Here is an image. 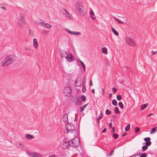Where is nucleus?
I'll list each match as a JSON object with an SVG mask.
<instances>
[{
  "label": "nucleus",
  "mask_w": 157,
  "mask_h": 157,
  "mask_svg": "<svg viewBox=\"0 0 157 157\" xmlns=\"http://www.w3.org/2000/svg\"><path fill=\"white\" fill-rule=\"evenodd\" d=\"M102 94L103 95L104 93V90L102 88Z\"/></svg>",
  "instance_id": "57"
},
{
  "label": "nucleus",
  "mask_w": 157,
  "mask_h": 157,
  "mask_svg": "<svg viewBox=\"0 0 157 157\" xmlns=\"http://www.w3.org/2000/svg\"><path fill=\"white\" fill-rule=\"evenodd\" d=\"M117 99L118 100L120 101L121 100V97L120 95H118L117 96Z\"/></svg>",
  "instance_id": "39"
},
{
  "label": "nucleus",
  "mask_w": 157,
  "mask_h": 157,
  "mask_svg": "<svg viewBox=\"0 0 157 157\" xmlns=\"http://www.w3.org/2000/svg\"><path fill=\"white\" fill-rule=\"evenodd\" d=\"M130 125L129 124L127 125V126L125 127V131H128L130 128Z\"/></svg>",
  "instance_id": "33"
},
{
  "label": "nucleus",
  "mask_w": 157,
  "mask_h": 157,
  "mask_svg": "<svg viewBox=\"0 0 157 157\" xmlns=\"http://www.w3.org/2000/svg\"><path fill=\"white\" fill-rule=\"evenodd\" d=\"M102 117V114L101 112L98 117L97 118V120L98 121L100 120V119H101Z\"/></svg>",
  "instance_id": "31"
},
{
  "label": "nucleus",
  "mask_w": 157,
  "mask_h": 157,
  "mask_svg": "<svg viewBox=\"0 0 157 157\" xmlns=\"http://www.w3.org/2000/svg\"><path fill=\"white\" fill-rule=\"evenodd\" d=\"M140 130V128L138 127H136L135 128V132L136 133L138 132Z\"/></svg>",
  "instance_id": "36"
},
{
  "label": "nucleus",
  "mask_w": 157,
  "mask_h": 157,
  "mask_svg": "<svg viewBox=\"0 0 157 157\" xmlns=\"http://www.w3.org/2000/svg\"><path fill=\"white\" fill-rule=\"evenodd\" d=\"M79 142L78 138L73 139L71 141V145L73 147H75L79 144Z\"/></svg>",
  "instance_id": "8"
},
{
  "label": "nucleus",
  "mask_w": 157,
  "mask_h": 157,
  "mask_svg": "<svg viewBox=\"0 0 157 157\" xmlns=\"http://www.w3.org/2000/svg\"><path fill=\"white\" fill-rule=\"evenodd\" d=\"M115 19L116 20V21H117L118 23H121V24L124 23V22L119 20V19H118L117 18H115Z\"/></svg>",
  "instance_id": "34"
},
{
  "label": "nucleus",
  "mask_w": 157,
  "mask_h": 157,
  "mask_svg": "<svg viewBox=\"0 0 157 157\" xmlns=\"http://www.w3.org/2000/svg\"><path fill=\"white\" fill-rule=\"evenodd\" d=\"M41 26L48 29H50L52 27V26L51 25L44 22L41 23Z\"/></svg>",
  "instance_id": "13"
},
{
  "label": "nucleus",
  "mask_w": 157,
  "mask_h": 157,
  "mask_svg": "<svg viewBox=\"0 0 157 157\" xmlns=\"http://www.w3.org/2000/svg\"><path fill=\"white\" fill-rule=\"evenodd\" d=\"M112 95V94L111 93H110L109 94V98H110Z\"/></svg>",
  "instance_id": "56"
},
{
  "label": "nucleus",
  "mask_w": 157,
  "mask_h": 157,
  "mask_svg": "<svg viewBox=\"0 0 157 157\" xmlns=\"http://www.w3.org/2000/svg\"><path fill=\"white\" fill-rule=\"evenodd\" d=\"M75 86L77 87H80L81 85V83L79 82L76 81L75 82Z\"/></svg>",
  "instance_id": "23"
},
{
  "label": "nucleus",
  "mask_w": 157,
  "mask_h": 157,
  "mask_svg": "<svg viewBox=\"0 0 157 157\" xmlns=\"http://www.w3.org/2000/svg\"><path fill=\"white\" fill-rule=\"evenodd\" d=\"M144 140L146 142H148V140H151V139L149 137H147V138H144Z\"/></svg>",
  "instance_id": "43"
},
{
  "label": "nucleus",
  "mask_w": 157,
  "mask_h": 157,
  "mask_svg": "<svg viewBox=\"0 0 157 157\" xmlns=\"http://www.w3.org/2000/svg\"><path fill=\"white\" fill-rule=\"evenodd\" d=\"M112 104L113 105H114L115 106H116L117 105V102L114 99L112 101Z\"/></svg>",
  "instance_id": "29"
},
{
  "label": "nucleus",
  "mask_w": 157,
  "mask_h": 157,
  "mask_svg": "<svg viewBox=\"0 0 157 157\" xmlns=\"http://www.w3.org/2000/svg\"><path fill=\"white\" fill-rule=\"evenodd\" d=\"M112 31L113 33L116 36H118L119 34L118 32L116 31L113 28H111Z\"/></svg>",
  "instance_id": "22"
},
{
  "label": "nucleus",
  "mask_w": 157,
  "mask_h": 157,
  "mask_svg": "<svg viewBox=\"0 0 157 157\" xmlns=\"http://www.w3.org/2000/svg\"><path fill=\"white\" fill-rule=\"evenodd\" d=\"M151 54L152 56H154L157 54V51H152L151 52Z\"/></svg>",
  "instance_id": "41"
},
{
  "label": "nucleus",
  "mask_w": 157,
  "mask_h": 157,
  "mask_svg": "<svg viewBox=\"0 0 157 157\" xmlns=\"http://www.w3.org/2000/svg\"><path fill=\"white\" fill-rule=\"evenodd\" d=\"M63 121L65 123L68 122V115L67 114H64L63 116Z\"/></svg>",
  "instance_id": "16"
},
{
  "label": "nucleus",
  "mask_w": 157,
  "mask_h": 157,
  "mask_svg": "<svg viewBox=\"0 0 157 157\" xmlns=\"http://www.w3.org/2000/svg\"><path fill=\"white\" fill-rule=\"evenodd\" d=\"M109 126L110 128H111L112 126V124L111 123H110L109 124Z\"/></svg>",
  "instance_id": "48"
},
{
  "label": "nucleus",
  "mask_w": 157,
  "mask_h": 157,
  "mask_svg": "<svg viewBox=\"0 0 157 157\" xmlns=\"http://www.w3.org/2000/svg\"><path fill=\"white\" fill-rule=\"evenodd\" d=\"M26 153L28 155L33 157H35L36 154V153L35 152H31L30 151H27Z\"/></svg>",
  "instance_id": "19"
},
{
  "label": "nucleus",
  "mask_w": 157,
  "mask_h": 157,
  "mask_svg": "<svg viewBox=\"0 0 157 157\" xmlns=\"http://www.w3.org/2000/svg\"><path fill=\"white\" fill-rule=\"evenodd\" d=\"M147 156V154L145 153H143L140 155V157H146Z\"/></svg>",
  "instance_id": "38"
},
{
  "label": "nucleus",
  "mask_w": 157,
  "mask_h": 157,
  "mask_svg": "<svg viewBox=\"0 0 157 157\" xmlns=\"http://www.w3.org/2000/svg\"><path fill=\"white\" fill-rule=\"evenodd\" d=\"M16 146L18 148H20L21 149H23L24 145L19 142H16Z\"/></svg>",
  "instance_id": "15"
},
{
  "label": "nucleus",
  "mask_w": 157,
  "mask_h": 157,
  "mask_svg": "<svg viewBox=\"0 0 157 157\" xmlns=\"http://www.w3.org/2000/svg\"><path fill=\"white\" fill-rule=\"evenodd\" d=\"M65 31L68 32L70 34L72 35H74L76 36H80L81 35V33L79 32H77L75 31H71L67 28L65 29Z\"/></svg>",
  "instance_id": "11"
},
{
  "label": "nucleus",
  "mask_w": 157,
  "mask_h": 157,
  "mask_svg": "<svg viewBox=\"0 0 157 157\" xmlns=\"http://www.w3.org/2000/svg\"><path fill=\"white\" fill-rule=\"evenodd\" d=\"M118 105L121 109H123L124 107V105L122 102H120L118 103Z\"/></svg>",
  "instance_id": "30"
},
{
  "label": "nucleus",
  "mask_w": 157,
  "mask_h": 157,
  "mask_svg": "<svg viewBox=\"0 0 157 157\" xmlns=\"http://www.w3.org/2000/svg\"><path fill=\"white\" fill-rule=\"evenodd\" d=\"M65 15L66 17L69 18H71L72 16V15L68 12Z\"/></svg>",
  "instance_id": "32"
},
{
  "label": "nucleus",
  "mask_w": 157,
  "mask_h": 157,
  "mask_svg": "<svg viewBox=\"0 0 157 157\" xmlns=\"http://www.w3.org/2000/svg\"><path fill=\"white\" fill-rule=\"evenodd\" d=\"M79 62H80L81 65H82L84 64V63L81 60L79 59Z\"/></svg>",
  "instance_id": "49"
},
{
  "label": "nucleus",
  "mask_w": 157,
  "mask_h": 157,
  "mask_svg": "<svg viewBox=\"0 0 157 157\" xmlns=\"http://www.w3.org/2000/svg\"><path fill=\"white\" fill-rule=\"evenodd\" d=\"M114 151V149H113L112 151H111V153L109 154H107V155H109V156H111L113 154V151Z\"/></svg>",
  "instance_id": "44"
},
{
  "label": "nucleus",
  "mask_w": 157,
  "mask_h": 157,
  "mask_svg": "<svg viewBox=\"0 0 157 157\" xmlns=\"http://www.w3.org/2000/svg\"><path fill=\"white\" fill-rule=\"evenodd\" d=\"M25 22V19L24 17L22 16H21L18 19L17 24L18 25H23Z\"/></svg>",
  "instance_id": "12"
},
{
  "label": "nucleus",
  "mask_w": 157,
  "mask_h": 157,
  "mask_svg": "<svg viewBox=\"0 0 157 157\" xmlns=\"http://www.w3.org/2000/svg\"><path fill=\"white\" fill-rule=\"evenodd\" d=\"M88 103L86 105H83V106L80 107V111L82 112L84 110V109L86 107Z\"/></svg>",
  "instance_id": "24"
},
{
  "label": "nucleus",
  "mask_w": 157,
  "mask_h": 157,
  "mask_svg": "<svg viewBox=\"0 0 157 157\" xmlns=\"http://www.w3.org/2000/svg\"><path fill=\"white\" fill-rule=\"evenodd\" d=\"M101 51L105 55L108 54L107 49V48L104 47L101 48Z\"/></svg>",
  "instance_id": "18"
},
{
  "label": "nucleus",
  "mask_w": 157,
  "mask_h": 157,
  "mask_svg": "<svg viewBox=\"0 0 157 157\" xmlns=\"http://www.w3.org/2000/svg\"><path fill=\"white\" fill-rule=\"evenodd\" d=\"M65 58L67 62H71L75 60L74 56L71 54H67L65 57Z\"/></svg>",
  "instance_id": "10"
},
{
  "label": "nucleus",
  "mask_w": 157,
  "mask_h": 157,
  "mask_svg": "<svg viewBox=\"0 0 157 157\" xmlns=\"http://www.w3.org/2000/svg\"><path fill=\"white\" fill-rule=\"evenodd\" d=\"M85 88H85V86H84V88L85 89Z\"/></svg>",
  "instance_id": "60"
},
{
  "label": "nucleus",
  "mask_w": 157,
  "mask_h": 157,
  "mask_svg": "<svg viewBox=\"0 0 157 157\" xmlns=\"http://www.w3.org/2000/svg\"><path fill=\"white\" fill-rule=\"evenodd\" d=\"M156 127L155 128H152V129L151 130V131H150V133L151 134H152L154 133L155 132H156Z\"/></svg>",
  "instance_id": "27"
},
{
  "label": "nucleus",
  "mask_w": 157,
  "mask_h": 157,
  "mask_svg": "<svg viewBox=\"0 0 157 157\" xmlns=\"http://www.w3.org/2000/svg\"><path fill=\"white\" fill-rule=\"evenodd\" d=\"M114 127H113L112 128V132L113 133H114Z\"/></svg>",
  "instance_id": "52"
},
{
  "label": "nucleus",
  "mask_w": 157,
  "mask_h": 157,
  "mask_svg": "<svg viewBox=\"0 0 157 157\" xmlns=\"http://www.w3.org/2000/svg\"><path fill=\"white\" fill-rule=\"evenodd\" d=\"M148 148V147L147 145H144L142 146V149L143 151H144Z\"/></svg>",
  "instance_id": "35"
},
{
  "label": "nucleus",
  "mask_w": 157,
  "mask_h": 157,
  "mask_svg": "<svg viewBox=\"0 0 157 157\" xmlns=\"http://www.w3.org/2000/svg\"><path fill=\"white\" fill-rule=\"evenodd\" d=\"M106 113L107 115H109L111 113V112L109 110L107 109L106 111Z\"/></svg>",
  "instance_id": "42"
},
{
  "label": "nucleus",
  "mask_w": 157,
  "mask_h": 157,
  "mask_svg": "<svg viewBox=\"0 0 157 157\" xmlns=\"http://www.w3.org/2000/svg\"><path fill=\"white\" fill-rule=\"evenodd\" d=\"M67 134L68 135L70 136L72 138H74V139L77 138L76 137L78 135L77 131L75 130L72 131H70V132H69Z\"/></svg>",
  "instance_id": "9"
},
{
  "label": "nucleus",
  "mask_w": 157,
  "mask_h": 157,
  "mask_svg": "<svg viewBox=\"0 0 157 157\" xmlns=\"http://www.w3.org/2000/svg\"><path fill=\"white\" fill-rule=\"evenodd\" d=\"M67 10L64 8L62 9L61 13L65 15L67 13Z\"/></svg>",
  "instance_id": "26"
},
{
  "label": "nucleus",
  "mask_w": 157,
  "mask_h": 157,
  "mask_svg": "<svg viewBox=\"0 0 157 157\" xmlns=\"http://www.w3.org/2000/svg\"><path fill=\"white\" fill-rule=\"evenodd\" d=\"M126 134V133H125L122 135V136H124Z\"/></svg>",
  "instance_id": "58"
},
{
  "label": "nucleus",
  "mask_w": 157,
  "mask_h": 157,
  "mask_svg": "<svg viewBox=\"0 0 157 157\" xmlns=\"http://www.w3.org/2000/svg\"><path fill=\"white\" fill-rule=\"evenodd\" d=\"M112 90L114 93H115L117 91V89L115 88H112Z\"/></svg>",
  "instance_id": "47"
},
{
  "label": "nucleus",
  "mask_w": 157,
  "mask_h": 157,
  "mask_svg": "<svg viewBox=\"0 0 157 157\" xmlns=\"http://www.w3.org/2000/svg\"><path fill=\"white\" fill-rule=\"evenodd\" d=\"M65 129L67 131L66 132L68 133L70 131L74 130V127L72 124H67L65 126Z\"/></svg>",
  "instance_id": "4"
},
{
  "label": "nucleus",
  "mask_w": 157,
  "mask_h": 157,
  "mask_svg": "<svg viewBox=\"0 0 157 157\" xmlns=\"http://www.w3.org/2000/svg\"><path fill=\"white\" fill-rule=\"evenodd\" d=\"M125 40L126 42L130 46L135 47L136 46L135 42L129 37H126Z\"/></svg>",
  "instance_id": "3"
},
{
  "label": "nucleus",
  "mask_w": 157,
  "mask_h": 157,
  "mask_svg": "<svg viewBox=\"0 0 157 157\" xmlns=\"http://www.w3.org/2000/svg\"><path fill=\"white\" fill-rule=\"evenodd\" d=\"M90 85L91 86H93V83L92 82V80H91L90 82Z\"/></svg>",
  "instance_id": "50"
},
{
  "label": "nucleus",
  "mask_w": 157,
  "mask_h": 157,
  "mask_svg": "<svg viewBox=\"0 0 157 157\" xmlns=\"http://www.w3.org/2000/svg\"><path fill=\"white\" fill-rule=\"evenodd\" d=\"M14 61V58L11 55H8L2 57L1 59L2 65L6 66L11 64Z\"/></svg>",
  "instance_id": "1"
},
{
  "label": "nucleus",
  "mask_w": 157,
  "mask_h": 157,
  "mask_svg": "<svg viewBox=\"0 0 157 157\" xmlns=\"http://www.w3.org/2000/svg\"><path fill=\"white\" fill-rule=\"evenodd\" d=\"M148 105L147 103H146L142 105L141 106V109L142 110H144L148 106Z\"/></svg>",
  "instance_id": "21"
},
{
  "label": "nucleus",
  "mask_w": 157,
  "mask_h": 157,
  "mask_svg": "<svg viewBox=\"0 0 157 157\" xmlns=\"http://www.w3.org/2000/svg\"><path fill=\"white\" fill-rule=\"evenodd\" d=\"M67 54L66 52H62V54H61V56L65 58L66 56L67 55Z\"/></svg>",
  "instance_id": "25"
},
{
  "label": "nucleus",
  "mask_w": 157,
  "mask_h": 157,
  "mask_svg": "<svg viewBox=\"0 0 157 157\" xmlns=\"http://www.w3.org/2000/svg\"><path fill=\"white\" fill-rule=\"evenodd\" d=\"M71 88L69 86H67L65 87L63 90V92L67 96L71 95Z\"/></svg>",
  "instance_id": "7"
},
{
  "label": "nucleus",
  "mask_w": 157,
  "mask_h": 157,
  "mask_svg": "<svg viewBox=\"0 0 157 157\" xmlns=\"http://www.w3.org/2000/svg\"><path fill=\"white\" fill-rule=\"evenodd\" d=\"M36 156L35 157H43L41 155H40L37 154L36 153Z\"/></svg>",
  "instance_id": "46"
},
{
  "label": "nucleus",
  "mask_w": 157,
  "mask_h": 157,
  "mask_svg": "<svg viewBox=\"0 0 157 157\" xmlns=\"http://www.w3.org/2000/svg\"><path fill=\"white\" fill-rule=\"evenodd\" d=\"M113 136L115 139H117L118 136L117 134L113 133Z\"/></svg>",
  "instance_id": "37"
},
{
  "label": "nucleus",
  "mask_w": 157,
  "mask_h": 157,
  "mask_svg": "<svg viewBox=\"0 0 157 157\" xmlns=\"http://www.w3.org/2000/svg\"><path fill=\"white\" fill-rule=\"evenodd\" d=\"M82 68L83 69V70L84 71H85L86 66L84 64L82 65Z\"/></svg>",
  "instance_id": "45"
},
{
  "label": "nucleus",
  "mask_w": 157,
  "mask_h": 157,
  "mask_svg": "<svg viewBox=\"0 0 157 157\" xmlns=\"http://www.w3.org/2000/svg\"><path fill=\"white\" fill-rule=\"evenodd\" d=\"M152 113H151V114H150L148 115V116H149H149H151V115H152Z\"/></svg>",
  "instance_id": "59"
},
{
  "label": "nucleus",
  "mask_w": 157,
  "mask_h": 157,
  "mask_svg": "<svg viewBox=\"0 0 157 157\" xmlns=\"http://www.w3.org/2000/svg\"><path fill=\"white\" fill-rule=\"evenodd\" d=\"M70 144V140L67 139L65 138L63 140V149H67L69 147Z\"/></svg>",
  "instance_id": "6"
},
{
  "label": "nucleus",
  "mask_w": 157,
  "mask_h": 157,
  "mask_svg": "<svg viewBox=\"0 0 157 157\" xmlns=\"http://www.w3.org/2000/svg\"><path fill=\"white\" fill-rule=\"evenodd\" d=\"M114 112L115 113L117 114H119V111L118 108L116 107L114 108Z\"/></svg>",
  "instance_id": "28"
},
{
  "label": "nucleus",
  "mask_w": 157,
  "mask_h": 157,
  "mask_svg": "<svg viewBox=\"0 0 157 157\" xmlns=\"http://www.w3.org/2000/svg\"><path fill=\"white\" fill-rule=\"evenodd\" d=\"M75 9V11L81 15H84V10L82 3L78 1L75 3L74 5Z\"/></svg>",
  "instance_id": "2"
},
{
  "label": "nucleus",
  "mask_w": 157,
  "mask_h": 157,
  "mask_svg": "<svg viewBox=\"0 0 157 157\" xmlns=\"http://www.w3.org/2000/svg\"><path fill=\"white\" fill-rule=\"evenodd\" d=\"M83 84H82V87H83Z\"/></svg>",
  "instance_id": "61"
},
{
  "label": "nucleus",
  "mask_w": 157,
  "mask_h": 157,
  "mask_svg": "<svg viewBox=\"0 0 157 157\" xmlns=\"http://www.w3.org/2000/svg\"><path fill=\"white\" fill-rule=\"evenodd\" d=\"M82 92H84V91H83V90H82Z\"/></svg>",
  "instance_id": "62"
},
{
  "label": "nucleus",
  "mask_w": 157,
  "mask_h": 157,
  "mask_svg": "<svg viewBox=\"0 0 157 157\" xmlns=\"http://www.w3.org/2000/svg\"><path fill=\"white\" fill-rule=\"evenodd\" d=\"M29 34L30 35H32L33 34V32L30 30H29Z\"/></svg>",
  "instance_id": "53"
},
{
  "label": "nucleus",
  "mask_w": 157,
  "mask_h": 157,
  "mask_svg": "<svg viewBox=\"0 0 157 157\" xmlns=\"http://www.w3.org/2000/svg\"><path fill=\"white\" fill-rule=\"evenodd\" d=\"M106 131V128H104L102 132L103 133L105 132Z\"/></svg>",
  "instance_id": "51"
},
{
  "label": "nucleus",
  "mask_w": 157,
  "mask_h": 157,
  "mask_svg": "<svg viewBox=\"0 0 157 157\" xmlns=\"http://www.w3.org/2000/svg\"><path fill=\"white\" fill-rule=\"evenodd\" d=\"M91 92L93 94H94L95 92V90L94 89H93L91 90Z\"/></svg>",
  "instance_id": "54"
},
{
  "label": "nucleus",
  "mask_w": 157,
  "mask_h": 157,
  "mask_svg": "<svg viewBox=\"0 0 157 157\" xmlns=\"http://www.w3.org/2000/svg\"><path fill=\"white\" fill-rule=\"evenodd\" d=\"M48 157H56V156L54 155H49Z\"/></svg>",
  "instance_id": "55"
},
{
  "label": "nucleus",
  "mask_w": 157,
  "mask_h": 157,
  "mask_svg": "<svg viewBox=\"0 0 157 157\" xmlns=\"http://www.w3.org/2000/svg\"><path fill=\"white\" fill-rule=\"evenodd\" d=\"M146 145L147 146H150L151 144V142L150 141V140H148V142H147L145 143Z\"/></svg>",
  "instance_id": "40"
},
{
  "label": "nucleus",
  "mask_w": 157,
  "mask_h": 157,
  "mask_svg": "<svg viewBox=\"0 0 157 157\" xmlns=\"http://www.w3.org/2000/svg\"><path fill=\"white\" fill-rule=\"evenodd\" d=\"M26 138L29 140L32 139L34 138V136L33 135H32L29 134H27L26 135Z\"/></svg>",
  "instance_id": "20"
},
{
  "label": "nucleus",
  "mask_w": 157,
  "mask_h": 157,
  "mask_svg": "<svg viewBox=\"0 0 157 157\" xmlns=\"http://www.w3.org/2000/svg\"><path fill=\"white\" fill-rule=\"evenodd\" d=\"M86 99V97L84 95H82L81 98H79L76 99L75 102V104L78 106L81 105H82L81 103L82 102L81 101V99L82 100V101H84Z\"/></svg>",
  "instance_id": "5"
},
{
  "label": "nucleus",
  "mask_w": 157,
  "mask_h": 157,
  "mask_svg": "<svg viewBox=\"0 0 157 157\" xmlns=\"http://www.w3.org/2000/svg\"><path fill=\"white\" fill-rule=\"evenodd\" d=\"M89 17L93 20H95L96 17L94 14V12L93 11L90 10L89 12Z\"/></svg>",
  "instance_id": "14"
},
{
  "label": "nucleus",
  "mask_w": 157,
  "mask_h": 157,
  "mask_svg": "<svg viewBox=\"0 0 157 157\" xmlns=\"http://www.w3.org/2000/svg\"><path fill=\"white\" fill-rule=\"evenodd\" d=\"M33 46L35 48H37L38 46V43L36 39H33Z\"/></svg>",
  "instance_id": "17"
}]
</instances>
